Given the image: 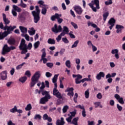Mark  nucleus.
<instances>
[{"label":"nucleus","mask_w":125,"mask_h":125,"mask_svg":"<svg viewBox=\"0 0 125 125\" xmlns=\"http://www.w3.org/2000/svg\"><path fill=\"white\" fill-rule=\"evenodd\" d=\"M42 95H43V96L45 95V96L48 98H51V96L49 95V91H47L46 90H42Z\"/></svg>","instance_id":"5701e85b"},{"label":"nucleus","mask_w":125,"mask_h":125,"mask_svg":"<svg viewBox=\"0 0 125 125\" xmlns=\"http://www.w3.org/2000/svg\"><path fill=\"white\" fill-rule=\"evenodd\" d=\"M36 11H33L32 12H34L35 14H40L41 13V10H40V8L38 6H36Z\"/></svg>","instance_id":"2f4dec72"},{"label":"nucleus","mask_w":125,"mask_h":125,"mask_svg":"<svg viewBox=\"0 0 125 125\" xmlns=\"http://www.w3.org/2000/svg\"><path fill=\"white\" fill-rule=\"evenodd\" d=\"M66 50L64 48H62L61 49V50L60 51V54L61 55H63V54H64V52Z\"/></svg>","instance_id":"338daca9"},{"label":"nucleus","mask_w":125,"mask_h":125,"mask_svg":"<svg viewBox=\"0 0 125 125\" xmlns=\"http://www.w3.org/2000/svg\"><path fill=\"white\" fill-rule=\"evenodd\" d=\"M51 98H48L46 96H44V97L42 98L40 100V104H45L47 101H48V99H50Z\"/></svg>","instance_id":"6ab92c4d"},{"label":"nucleus","mask_w":125,"mask_h":125,"mask_svg":"<svg viewBox=\"0 0 125 125\" xmlns=\"http://www.w3.org/2000/svg\"><path fill=\"white\" fill-rule=\"evenodd\" d=\"M65 65L67 68H71V61L70 60H67L65 62Z\"/></svg>","instance_id":"79ce46f5"},{"label":"nucleus","mask_w":125,"mask_h":125,"mask_svg":"<svg viewBox=\"0 0 125 125\" xmlns=\"http://www.w3.org/2000/svg\"><path fill=\"white\" fill-rule=\"evenodd\" d=\"M12 31H5L4 32H0V40H3L4 38L7 37Z\"/></svg>","instance_id":"9d476101"},{"label":"nucleus","mask_w":125,"mask_h":125,"mask_svg":"<svg viewBox=\"0 0 125 125\" xmlns=\"http://www.w3.org/2000/svg\"><path fill=\"white\" fill-rule=\"evenodd\" d=\"M0 78L2 81L7 80V71L4 70L0 73Z\"/></svg>","instance_id":"1a4fd4ad"},{"label":"nucleus","mask_w":125,"mask_h":125,"mask_svg":"<svg viewBox=\"0 0 125 125\" xmlns=\"http://www.w3.org/2000/svg\"><path fill=\"white\" fill-rule=\"evenodd\" d=\"M25 111H30L32 110V104H28L25 108Z\"/></svg>","instance_id":"c9c22d12"},{"label":"nucleus","mask_w":125,"mask_h":125,"mask_svg":"<svg viewBox=\"0 0 125 125\" xmlns=\"http://www.w3.org/2000/svg\"><path fill=\"white\" fill-rule=\"evenodd\" d=\"M45 76L47 78H50L52 76V74L50 73L49 72H46Z\"/></svg>","instance_id":"e2e57ef3"},{"label":"nucleus","mask_w":125,"mask_h":125,"mask_svg":"<svg viewBox=\"0 0 125 125\" xmlns=\"http://www.w3.org/2000/svg\"><path fill=\"white\" fill-rule=\"evenodd\" d=\"M40 44H41V42L40 41H37V42H35L34 44V47L35 49H37L40 46Z\"/></svg>","instance_id":"f704fd0d"},{"label":"nucleus","mask_w":125,"mask_h":125,"mask_svg":"<svg viewBox=\"0 0 125 125\" xmlns=\"http://www.w3.org/2000/svg\"><path fill=\"white\" fill-rule=\"evenodd\" d=\"M25 75L27 76L28 78H30V77H31V71L29 70H27L25 72Z\"/></svg>","instance_id":"8fccbe9b"},{"label":"nucleus","mask_w":125,"mask_h":125,"mask_svg":"<svg viewBox=\"0 0 125 125\" xmlns=\"http://www.w3.org/2000/svg\"><path fill=\"white\" fill-rule=\"evenodd\" d=\"M46 65L49 67V68H52L53 67V63L51 62H47L46 63Z\"/></svg>","instance_id":"0e129e2a"},{"label":"nucleus","mask_w":125,"mask_h":125,"mask_svg":"<svg viewBox=\"0 0 125 125\" xmlns=\"http://www.w3.org/2000/svg\"><path fill=\"white\" fill-rule=\"evenodd\" d=\"M102 78H105V73L103 72H100L96 76V79L98 81H100Z\"/></svg>","instance_id":"2eb2a0df"},{"label":"nucleus","mask_w":125,"mask_h":125,"mask_svg":"<svg viewBox=\"0 0 125 125\" xmlns=\"http://www.w3.org/2000/svg\"><path fill=\"white\" fill-rule=\"evenodd\" d=\"M70 114H68V116H69V117H71V118H73V117H75V116H76V112L75 111L70 112Z\"/></svg>","instance_id":"3c124183"},{"label":"nucleus","mask_w":125,"mask_h":125,"mask_svg":"<svg viewBox=\"0 0 125 125\" xmlns=\"http://www.w3.org/2000/svg\"><path fill=\"white\" fill-rule=\"evenodd\" d=\"M112 54H117L119 53V50L118 49H112L111 50Z\"/></svg>","instance_id":"de8ad7c7"},{"label":"nucleus","mask_w":125,"mask_h":125,"mask_svg":"<svg viewBox=\"0 0 125 125\" xmlns=\"http://www.w3.org/2000/svg\"><path fill=\"white\" fill-rule=\"evenodd\" d=\"M3 21L4 22L5 25L7 26L10 23V21L8 20V19L6 18V15L5 14H2Z\"/></svg>","instance_id":"dca6fc26"},{"label":"nucleus","mask_w":125,"mask_h":125,"mask_svg":"<svg viewBox=\"0 0 125 125\" xmlns=\"http://www.w3.org/2000/svg\"><path fill=\"white\" fill-rule=\"evenodd\" d=\"M45 88V84H44V82H42L41 83V86L40 87V90L38 91V94H41V92H42V90H43Z\"/></svg>","instance_id":"4be33fe9"},{"label":"nucleus","mask_w":125,"mask_h":125,"mask_svg":"<svg viewBox=\"0 0 125 125\" xmlns=\"http://www.w3.org/2000/svg\"><path fill=\"white\" fill-rule=\"evenodd\" d=\"M19 48L20 50H22L21 54H25L28 52V50H27V44H26V41L24 40V39H21Z\"/></svg>","instance_id":"7ed1b4c3"},{"label":"nucleus","mask_w":125,"mask_h":125,"mask_svg":"<svg viewBox=\"0 0 125 125\" xmlns=\"http://www.w3.org/2000/svg\"><path fill=\"white\" fill-rule=\"evenodd\" d=\"M38 4L40 5V7H43L46 6V5H47L44 4V1H43V0H40L38 1Z\"/></svg>","instance_id":"c85d7f7f"},{"label":"nucleus","mask_w":125,"mask_h":125,"mask_svg":"<svg viewBox=\"0 0 125 125\" xmlns=\"http://www.w3.org/2000/svg\"><path fill=\"white\" fill-rule=\"evenodd\" d=\"M65 36V34L64 33H61L57 38H56V40L58 42H59L61 41V39H62V37H64Z\"/></svg>","instance_id":"393cba45"},{"label":"nucleus","mask_w":125,"mask_h":125,"mask_svg":"<svg viewBox=\"0 0 125 125\" xmlns=\"http://www.w3.org/2000/svg\"><path fill=\"white\" fill-rule=\"evenodd\" d=\"M42 55L41 57V59L43 58H45V56H46V53H45V48H43L42 50Z\"/></svg>","instance_id":"7c9ffc66"},{"label":"nucleus","mask_w":125,"mask_h":125,"mask_svg":"<svg viewBox=\"0 0 125 125\" xmlns=\"http://www.w3.org/2000/svg\"><path fill=\"white\" fill-rule=\"evenodd\" d=\"M102 94H101V93H98L97 94V98H98V99H102Z\"/></svg>","instance_id":"13d9d810"},{"label":"nucleus","mask_w":125,"mask_h":125,"mask_svg":"<svg viewBox=\"0 0 125 125\" xmlns=\"http://www.w3.org/2000/svg\"><path fill=\"white\" fill-rule=\"evenodd\" d=\"M20 6H21V7H23V8H26V7H27V4L24 3L23 2V0H21V3L20 4Z\"/></svg>","instance_id":"a19ab883"},{"label":"nucleus","mask_w":125,"mask_h":125,"mask_svg":"<svg viewBox=\"0 0 125 125\" xmlns=\"http://www.w3.org/2000/svg\"><path fill=\"white\" fill-rule=\"evenodd\" d=\"M117 108L119 111H122L123 110V107L119 104H117Z\"/></svg>","instance_id":"69168bd1"},{"label":"nucleus","mask_w":125,"mask_h":125,"mask_svg":"<svg viewBox=\"0 0 125 125\" xmlns=\"http://www.w3.org/2000/svg\"><path fill=\"white\" fill-rule=\"evenodd\" d=\"M42 9L41 11L42 14H43V15H45L46 14V12L47 11V9H48L49 7L48 5L45 6L44 7H42Z\"/></svg>","instance_id":"412c9836"},{"label":"nucleus","mask_w":125,"mask_h":125,"mask_svg":"<svg viewBox=\"0 0 125 125\" xmlns=\"http://www.w3.org/2000/svg\"><path fill=\"white\" fill-rule=\"evenodd\" d=\"M125 27L123 25H121L119 24H117L116 26V29H117L116 33L119 34V33H121L122 32V29H124Z\"/></svg>","instance_id":"aec40b11"},{"label":"nucleus","mask_w":125,"mask_h":125,"mask_svg":"<svg viewBox=\"0 0 125 125\" xmlns=\"http://www.w3.org/2000/svg\"><path fill=\"white\" fill-rule=\"evenodd\" d=\"M62 33H63L64 34V35L67 34H69V28H68L66 26H63V31Z\"/></svg>","instance_id":"bb28decb"},{"label":"nucleus","mask_w":125,"mask_h":125,"mask_svg":"<svg viewBox=\"0 0 125 125\" xmlns=\"http://www.w3.org/2000/svg\"><path fill=\"white\" fill-rule=\"evenodd\" d=\"M8 43L10 45H13L15 44V40L13 39H10L8 41Z\"/></svg>","instance_id":"58836bf2"},{"label":"nucleus","mask_w":125,"mask_h":125,"mask_svg":"<svg viewBox=\"0 0 125 125\" xmlns=\"http://www.w3.org/2000/svg\"><path fill=\"white\" fill-rule=\"evenodd\" d=\"M40 78H41V71H36L32 77V79L36 80V81H39Z\"/></svg>","instance_id":"ddd939ff"},{"label":"nucleus","mask_w":125,"mask_h":125,"mask_svg":"<svg viewBox=\"0 0 125 125\" xmlns=\"http://www.w3.org/2000/svg\"><path fill=\"white\" fill-rule=\"evenodd\" d=\"M19 29L21 30L22 34H23V35L27 34L28 32V28H27V27H25L22 26H20Z\"/></svg>","instance_id":"a211bd4d"},{"label":"nucleus","mask_w":125,"mask_h":125,"mask_svg":"<svg viewBox=\"0 0 125 125\" xmlns=\"http://www.w3.org/2000/svg\"><path fill=\"white\" fill-rule=\"evenodd\" d=\"M73 8L75 12L79 15H82L83 12V8L81 6L75 5L73 7Z\"/></svg>","instance_id":"423d86ee"},{"label":"nucleus","mask_w":125,"mask_h":125,"mask_svg":"<svg viewBox=\"0 0 125 125\" xmlns=\"http://www.w3.org/2000/svg\"><path fill=\"white\" fill-rule=\"evenodd\" d=\"M55 16L56 17V19H59L60 18V17H62V14H58V13H56L55 14Z\"/></svg>","instance_id":"864d4df0"},{"label":"nucleus","mask_w":125,"mask_h":125,"mask_svg":"<svg viewBox=\"0 0 125 125\" xmlns=\"http://www.w3.org/2000/svg\"><path fill=\"white\" fill-rule=\"evenodd\" d=\"M12 14L14 16V17H16L17 16V12L15 10H12Z\"/></svg>","instance_id":"680f3d73"},{"label":"nucleus","mask_w":125,"mask_h":125,"mask_svg":"<svg viewBox=\"0 0 125 125\" xmlns=\"http://www.w3.org/2000/svg\"><path fill=\"white\" fill-rule=\"evenodd\" d=\"M85 98L87 99L89 97V90L87 89L84 93Z\"/></svg>","instance_id":"37998d69"},{"label":"nucleus","mask_w":125,"mask_h":125,"mask_svg":"<svg viewBox=\"0 0 125 125\" xmlns=\"http://www.w3.org/2000/svg\"><path fill=\"white\" fill-rule=\"evenodd\" d=\"M8 52H10V47H8L7 44H5L3 46L1 52L2 55H5Z\"/></svg>","instance_id":"0eeeda50"},{"label":"nucleus","mask_w":125,"mask_h":125,"mask_svg":"<svg viewBox=\"0 0 125 125\" xmlns=\"http://www.w3.org/2000/svg\"><path fill=\"white\" fill-rule=\"evenodd\" d=\"M65 92H68L67 95L70 97V98L74 96V88H67L65 90Z\"/></svg>","instance_id":"9b49d317"},{"label":"nucleus","mask_w":125,"mask_h":125,"mask_svg":"<svg viewBox=\"0 0 125 125\" xmlns=\"http://www.w3.org/2000/svg\"><path fill=\"white\" fill-rule=\"evenodd\" d=\"M71 24L73 26V27L74 28V29H78V25L76 24L75 22H71Z\"/></svg>","instance_id":"052dcab7"},{"label":"nucleus","mask_w":125,"mask_h":125,"mask_svg":"<svg viewBox=\"0 0 125 125\" xmlns=\"http://www.w3.org/2000/svg\"><path fill=\"white\" fill-rule=\"evenodd\" d=\"M35 120H42V116L40 114H36L34 117Z\"/></svg>","instance_id":"49530a36"},{"label":"nucleus","mask_w":125,"mask_h":125,"mask_svg":"<svg viewBox=\"0 0 125 125\" xmlns=\"http://www.w3.org/2000/svg\"><path fill=\"white\" fill-rule=\"evenodd\" d=\"M68 109H69V106L68 105H65L62 108V112L66 113L68 111Z\"/></svg>","instance_id":"a18cd8bd"},{"label":"nucleus","mask_w":125,"mask_h":125,"mask_svg":"<svg viewBox=\"0 0 125 125\" xmlns=\"http://www.w3.org/2000/svg\"><path fill=\"white\" fill-rule=\"evenodd\" d=\"M10 113H16V112H17V106L16 105H15L13 108L10 109Z\"/></svg>","instance_id":"e433bc0d"},{"label":"nucleus","mask_w":125,"mask_h":125,"mask_svg":"<svg viewBox=\"0 0 125 125\" xmlns=\"http://www.w3.org/2000/svg\"><path fill=\"white\" fill-rule=\"evenodd\" d=\"M21 36L25 38V40H26L27 42L30 41V36H29V35H28L26 33L25 34H21Z\"/></svg>","instance_id":"4c0bfd02"},{"label":"nucleus","mask_w":125,"mask_h":125,"mask_svg":"<svg viewBox=\"0 0 125 125\" xmlns=\"http://www.w3.org/2000/svg\"><path fill=\"white\" fill-rule=\"evenodd\" d=\"M78 93H76L74 95V99H73V100L75 103H77V99H78Z\"/></svg>","instance_id":"603ef678"},{"label":"nucleus","mask_w":125,"mask_h":125,"mask_svg":"<svg viewBox=\"0 0 125 125\" xmlns=\"http://www.w3.org/2000/svg\"><path fill=\"white\" fill-rule=\"evenodd\" d=\"M26 81H27V77L26 76H23L19 79V82H20L22 83H24L26 82Z\"/></svg>","instance_id":"c756f323"},{"label":"nucleus","mask_w":125,"mask_h":125,"mask_svg":"<svg viewBox=\"0 0 125 125\" xmlns=\"http://www.w3.org/2000/svg\"><path fill=\"white\" fill-rule=\"evenodd\" d=\"M116 76H117V73L115 72L112 73L111 75L110 73H108L105 76V78L109 79V78H114Z\"/></svg>","instance_id":"a878e982"},{"label":"nucleus","mask_w":125,"mask_h":125,"mask_svg":"<svg viewBox=\"0 0 125 125\" xmlns=\"http://www.w3.org/2000/svg\"><path fill=\"white\" fill-rule=\"evenodd\" d=\"M58 76H59V74H55L54 77L52 79V83H54V88L53 90V94L55 97H57L59 99H61L62 98V96H61V93L59 92V91L57 90V79H58Z\"/></svg>","instance_id":"f257e3e1"},{"label":"nucleus","mask_w":125,"mask_h":125,"mask_svg":"<svg viewBox=\"0 0 125 125\" xmlns=\"http://www.w3.org/2000/svg\"><path fill=\"white\" fill-rule=\"evenodd\" d=\"M62 41L63 42H64V43H69V40H68L67 38H62Z\"/></svg>","instance_id":"09e8293b"},{"label":"nucleus","mask_w":125,"mask_h":125,"mask_svg":"<svg viewBox=\"0 0 125 125\" xmlns=\"http://www.w3.org/2000/svg\"><path fill=\"white\" fill-rule=\"evenodd\" d=\"M115 23H116V20L113 18H111L108 21V24L110 25L109 26L110 30H112L113 29V27L115 26Z\"/></svg>","instance_id":"4468645a"},{"label":"nucleus","mask_w":125,"mask_h":125,"mask_svg":"<svg viewBox=\"0 0 125 125\" xmlns=\"http://www.w3.org/2000/svg\"><path fill=\"white\" fill-rule=\"evenodd\" d=\"M88 5L94 12H96L97 9H100L99 0H92L91 3L88 4Z\"/></svg>","instance_id":"f03ea898"},{"label":"nucleus","mask_w":125,"mask_h":125,"mask_svg":"<svg viewBox=\"0 0 125 125\" xmlns=\"http://www.w3.org/2000/svg\"><path fill=\"white\" fill-rule=\"evenodd\" d=\"M0 29H1V30H4V31H13L14 29H16V26L14 25L13 26H12L11 25L8 26L7 25H5L4 27H3V23L2 22L0 23Z\"/></svg>","instance_id":"20e7f679"},{"label":"nucleus","mask_w":125,"mask_h":125,"mask_svg":"<svg viewBox=\"0 0 125 125\" xmlns=\"http://www.w3.org/2000/svg\"><path fill=\"white\" fill-rule=\"evenodd\" d=\"M109 16V13L108 12H105L103 15V19L104 21V22L106 21V19H107V18Z\"/></svg>","instance_id":"ea45409f"},{"label":"nucleus","mask_w":125,"mask_h":125,"mask_svg":"<svg viewBox=\"0 0 125 125\" xmlns=\"http://www.w3.org/2000/svg\"><path fill=\"white\" fill-rule=\"evenodd\" d=\"M33 16H34L35 23H38L40 21L41 18L40 17V14H35V12H32Z\"/></svg>","instance_id":"f8f14e48"},{"label":"nucleus","mask_w":125,"mask_h":125,"mask_svg":"<svg viewBox=\"0 0 125 125\" xmlns=\"http://www.w3.org/2000/svg\"><path fill=\"white\" fill-rule=\"evenodd\" d=\"M52 31L55 34H58V33H60L62 32V27L61 25L57 26V24H55L54 26L52 28Z\"/></svg>","instance_id":"39448f33"},{"label":"nucleus","mask_w":125,"mask_h":125,"mask_svg":"<svg viewBox=\"0 0 125 125\" xmlns=\"http://www.w3.org/2000/svg\"><path fill=\"white\" fill-rule=\"evenodd\" d=\"M79 40L76 41L74 42L73 44L72 45L71 48H75V47H77V46H78V44H79Z\"/></svg>","instance_id":"72a5a7b5"},{"label":"nucleus","mask_w":125,"mask_h":125,"mask_svg":"<svg viewBox=\"0 0 125 125\" xmlns=\"http://www.w3.org/2000/svg\"><path fill=\"white\" fill-rule=\"evenodd\" d=\"M25 64H26V63L23 62L21 64H19V65L17 66L16 69L20 70V69H21L22 68V67H23V66H24V65H25Z\"/></svg>","instance_id":"c03bdc74"},{"label":"nucleus","mask_w":125,"mask_h":125,"mask_svg":"<svg viewBox=\"0 0 125 125\" xmlns=\"http://www.w3.org/2000/svg\"><path fill=\"white\" fill-rule=\"evenodd\" d=\"M37 82H38V80H36V79H34L33 78H31V82L30 83V86H31V87L35 86V84H36V83H37Z\"/></svg>","instance_id":"cd10ccee"},{"label":"nucleus","mask_w":125,"mask_h":125,"mask_svg":"<svg viewBox=\"0 0 125 125\" xmlns=\"http://www.w3.org/2000/svg\"><path fill=\"white\" fill-rule=\"evenodd\" d=\"M78 121H79V117H75L72 120V122H71V124L74 125H79L78 124Z\"/></svg>","instance_id":"b1692460"},{"label":"nucleus","mask_w":125,"mask_h":125,"mask_svg":"<svg viewBox=\"0 0 125 125\" xmlns=\"http://www.w3.org/2000/svg\"><path fill=\"white\" fill-rule=\"evenodd\" d=\"M72 119H73L72 117L69 116L68 118H66V121L67 122V123H70V124H71V123H72Z\"/></svg>","instance_id":"5fc2aeb1"},{"label":"nucleus","mask_w":125,"mask_h":125,"mask_svg":"<svg viewBox=\"0 0 125 125\" xmlns=\"http://www.w3.org/2000/svg\"><path fill=\"white\" fill-rule=\"evenodd\" d=\"M88 123V125H95V122L92 121H87Z\"/></svg>","instance_id":"bf43d9fd"},{"label":"nucleus","mask_w":125,"mask_h":125,"mask_svg":"<svg viewBox=\"0 0 125 125\" xmlns=\"http://www.w3.org/2000/svg\"><path fill=\"white\" fill-rule=\"evenodd\" d=\"M105 5H110V4H113V1H106L104 2Z\"/></svg>","instance_id":"6e6d98bb"},{"label":"nucleus","mask_w":125,"mask_h":125,"mask_svg":"<svg viewBox=\"0 0 125 125\" xmlns=\"http://www.w3.org/2000/svg\"><path fill=\"white\" fill-rule=\"evenodd\" d=\"M32 47H33V44L32 43H29L28 45L27 46V49H29L30 50L32 49Z\"/></svg>","instance_id":"4d7b16f0"},{"label":"nucleus","mask_w":125,"mask_h":125,"mask_svg":"<svg viewBox=\"0 0 125 125\" xmlns=\"http://www.w3.org/2000/svg\"><path fill=\"white\" fill-rule=\"evenodd\" d=\"M114 98L117 100V101L120 104H125V101H124V98L123 97H121L120 95L118 94H115L114 95Z\"/></svg>","instance_id":"6e6552de"},{"label":"nucleus","mask_w":125,"mask_h":125,"mask_svg":"<svg viewBox=\"0 0 125 125\" xmlns=\"http://www.w3.org/2000/svg\"><path fill=\"white\" fill-rule=\"evenodd\" d=\"M56 125H65V121H64V118L61 117V120L59 119L57 120L56 122Z\"/></svg>","instance_id":"f3484780"},{"label":"nucleus","mask_w":125,"mask_h":125,"mask_svg":"<svg viewBox=\"0 0 125 125\" xmlns=\"http://www.w3.org/2000/svg\"><path fill=\"white\" fill-rule=\"evenodd\" d=\"M7 125H15V124L13 123L12 121L10 120L8 122Z\"/></svg>","instance_id":"774afa93"},{"label":"nucleus","mask_w":125,"mask_h":125,"mask_svg":"<svg viewBox=\"0 0 125 125\" xmlns=\"http://www.w3.org/2000/svg\"><path fill=\"white\" fill-rule=\"evenodd\" d=\"M48 43L49 44H55V40L51 38H49L47 41Z\"/></svg>","instance_id":"473e14b6"}]
</instances>
